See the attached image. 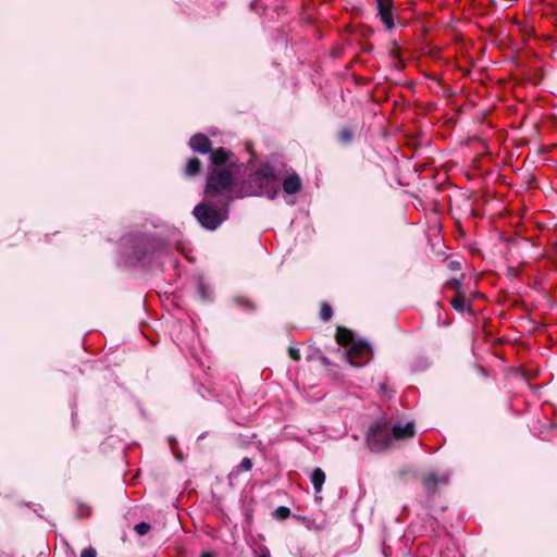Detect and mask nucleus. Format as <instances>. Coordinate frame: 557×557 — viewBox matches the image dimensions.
<instances>
[{
	"label": "nucleus",
	"instance_id": "nucleus-16",
	"mask_svg": "<svg viewBox=\"0 0 557 557\" xmlns=\"http://www.w3.org/2000/svg\"><path fill=\"white\" fill-rule=\"evenodd\" d=\"M150 530V524L146 523V522H140V523H137L135 525V531L137 532V534L139 535H145L149 532Z\"/></svg>",
	"mask_w": 557,
	"mask_h": 557
},
{
	"label": "nucleus",
	"instance_id": "nucleus-13",
	"mask_svg": "<svg viewBox=\"0 0 557 557\" xmlns=\"http://www.w3.org/2000/svg\"><path fill=\"white\" fill-rule=\"evenodd\" d=\"M200 170V161L197 158H191L187 161L185 172L187 175L191 176L199 172Z\"/></svg>",
	"mask_w": 557,
	"mask_h": 557
},
{
	"label": "nucleus",
	"instance_id": "nucleus-1",
	"mask_svg": "<svg viewBox=\"0 0 557 557\" xmlns=\"http://www.w3.org/2000/svg\"><path fill=\"white\" fill-rule=\"evenodd\" d=\"M234 199L232 172L212 169L207 177L205 200L194 208L193 213L203 228L214 231L227 220L228 205Z\"/></svg>",
	"mask_w": 557,
	"mask_h": 557
},
{
	"label": "nucleus",
	"instance_id": "nucleus-12",
	"mask_svg": "<svg viewBox=\"0 0 557 557\" xmlns=\"http://www.w3.org/2000/svg\"><path fill=\"white\" fill-rule=\"evenodd\" d=\"M451 306L455 310L459 312H465L467 310L466 296L463 293L458 292L457 295L451 300Z\"/></svg>",
	"mask_w": 557,
	"mask_h": 557
},
{
	"label": "nucleus",
	"instance_id": "nucleus-3",
	"mask_svg": "<svg viewBox=\"0 0 557 557\" xmlns=\"http://www.w3.org/2000/svg\"><path fill=\"white\" fill-rule=\"evenodd\" d=\"M278 189L276 187L274 171L271 165L262 164L249 177L248 185L243 187L240 191L234 189L236 198L265 195L269 199H275Z\"/></svg>",
	"mask_w": 557,
	"mask_h": 557
},
{
	"label": "nucleus",
	"instance_id": "nucleus-20",
	"mask_svg": "<svg viewBox=\"0 0 557 557\" xmlns=\"http://www.w3.org/2000/svg\"><path fill=\"white\" fill-rule=\"evenodd\" d=\"M81 557H97V552L92 547H88L82 550Z\"/></svg>",
	"mask_w": 557,
	"mask_h": 557
},
{
	"label": "nucleus",
	"instance_id": "nucleus-11",
	"mask_svg": "<svg viewBox=\"0 0 557 557\" xmlns=\"http://www.w3.org/2000/svg\"><path fill=\"white\" fill-rule=\"evenodd\" d=\"M230 153L224 148H219L214 150L210 156L211 162L214 165H222L226 163Z\"/></svg>",
	"mask_w": 557,
	"mask_h": 557
},
{
	"label": "nucleus",
	"instance_id": "nucleus-26",
	"mask_svg": "<svg viewBox=\"0 0 557 557\" xmlns=\"http://www.w3.org/2000/svg\"><path fill=\"white\" fill-rule=\"evenodd\" d=\"M455 263H456V262H451V267H453V269H456Z\"/></svg>",
	"mask_w": 557,
	"mask_h": 557
},
{
	"label": "nucleus",
	"instance_id": "nucleus-15",
	"mask_svg": "<svg viewBox=\"0 0 557 557\" xmlns=\"http://www.w3.org/2000/svg\"><path fill=\"white\" fill-rule=\"evenodd\" d=\"M332 308L331 306L324 304L322 307H321V310H320V317L323 321H329L331 318H332Z\"/></svg>",
	"mask_w": 557,
	"mask_h": 557
},
{
	"label": "nucleus",
	"instance_id": "nucleus-19",
	"mask_svg": "<svg viewBox=\"0 0 557 557\" xmlns=\"http://www.w3.org/2000/svg\"><path fill=\"white\" fill-rule=\"evenodd\" d=\"M240 468L245 471H249L252 468V461L250 458L245 457L240 462Z\"/></svg>",
	"mask_w": 557,
	"mask_h": 557
},
{
	"label": "nucleus",
	"instance_id": "nucleus-10",
	"mask_svg": "<svg viewBox=\"0 0 557 557\" xmlns=\"http://www.w3.org/2000/svg\"><path fill=\"white\" fill-rule=\"evenodd\" d=\"M324 482L325 473L320 468H315L311 473V483L317 493H319L322 490Z\"/></svg>",
	"mask_w": 557,
	"mask_h": 557
},
{
	"label": "nucleus",
	"instance_id": "nucleus-9",
	"mask_svg": "<svg viewBox=\"0 0 557 557\" xmlns=\"http://www.w3.org/2000/svg\"><path fill=\"white\" fill-rule=\"evenodd\" d=\"M438 482L446 483L447 478H438L436 474L431 473L423 480V487L425 488L426 492L432 493Z\"/></svg>",
	"mask_w": 557,
	"mask_h": 557
},
{
	"label": "nucleus",
	"instance_id": "nucleus-2",
	"mask_svg": "<svg viewBox=\"0 0 557 557\" xmlns=\"http://www.w3.org/2000/svg\"><path fill=\"white\" fill-rule=\"evenodd\" d=\"M414 435V425L407 422L405 425L395 424L389 428L382 422L373 423L367 434V443L371 450L382 451L393 447L396 441L407 440Z\"/></svg>",
	"mask_w": 557,
	"mask_h": 557
},
{
	"label": "nucleus",
	"instance_id": "nucleus-24",
	"mask_svg": "<svg viewBox=\"0 0 557 557\" xmlns=\"http://www.w3.org/2000/svg\"><path fill=\"white\" fill-rule=\"evenodd\" d=\"M201 557H213V556H212L211 554H209V553H203V554L201 555Z\"/></svg>",
	"mask_w": 557,
	"mask_h": 557
},
{
	"label": "nucleus",
	"instance_id": "nucleus-8",
	"mask_svg": "<svg viewBox=\"0 0 557 557\" xmlns=\"http://www.w3.org/2000/svg\"><path fill=\"white\" fill-rule=\"evenodd\" d=\"M302 184L300 177L293 173L283 181V189L286 194H296L301 190Z\"/></svg>",
	"mask_w": 557,
	"mask_h": 557
},
{
	"label": "nucleus",
	"instance_id": "nucleus-18",
	"mask_svg": "<svg viewBox=\"0 0 557 557\" xmlns=\"http://www.w3.org/2000/svg\"><path fill=\"white\" fill-rule=\"evenodd\" d=\"M255 556L256 557H271L270 555V550L268 547L265 546H259L256 550H255Z\"/></svg>",
	"mask_w": 557,
	"mask_h": 557
},
{
	"label": "nucleus",
	"instance_id": "nucleus-6",
	"mask_svg": "<svg viewBox=\"0 0 557 557\" xmlns=\"http://www.w3.org/2000/svg\"><path fill=\"white\" fill-rule=\"evenodd\" d=\"M154 243L152 239L147 237H139L134 244V255L137 262H143L146 255L151 250L153 252Z\"/></svg>",
	"mask_w": 557,
	"mask_h": 557
},
{
	"label": "nucleus",
	"instance_id": "nucleus-23",
	"mask_svg": "<svg viewBox=\"0 0 557 557\" xmlns=\"http://www.w3.org/2000/svg\"><path fill=\"white\" fill-rule=\"evenodd\" d=\"M448 284L450 287L455 288L457 293L460 292L461 283L459 280L454 278Z\"/></svg>",
	"mask_w": 557,
	"mask_h": 557
},
{
	"label": "nucleus",
	"instance_id": "nucleus-25",
	"mask_svg": "<svg viewBox=\"0 0 557 557\" xmlns=\"http://www.w3.org/2000/svg\"><path fill=\"white\" fill-rule=\"evenodd\" d=\"M455 263H456V262H451V267H453V269H456Z\"/></svg>",
	"mask_w": 557,
	"mask_h": 557
},
{
	"label": "nucleus",
	"instance_id": "nucleus-7",
	"mask_svg": "<svg viewBox=\"0 0 557 557\" xmlns=\"http://www.w3.org/2000/svg\"><path fill=\"white\" fill-rule=\"evenodd\" d=\"M189 146L194 151L207 153L211 149V143L206 135L197 134L189 140Z\"/></svg>",
	"mask_w": 557,
	"mask_h": 557
},
{
	"label": "nucleus",
	"instance_id": "nucleus-22",
	"mask_svg": "<svg viewBox=\"0 0 557 557\" xmlns=\"http://www.w3.org/2000/svg\"><path fill=\"white\" fill-rule=\"evenodd\" d=\"M288 354H289L290 358L294 359V360H299L300 359V352L296 348L290 347L288 349Z\"/></svg>",
	"mask_w": 557,
	"mask_h": 557
},
{
	"label": "nucleus",
	"instance_id": "nucleus-14",
	"mask_svg": "<svg viewBox=\"0 0 557 557\" xmlns=\"http://www.w3.org/2000/svg\"><path fill=\"white\" fill-rule=\"evenodd\" d=\"M199 294L202 300H210L212 296V290L209 286L205 285L203 282L199 283Z\"/></svg>",
	"mask_w": 557,
	"mask_h": 557
},
{
	"label": "nucleus",
	"instance_id": "nucleus-21",
	"mask_svg": "<svg viewBox=\"0 0 557 557\" xmlns=\"http://www.w3.org/2000/svg\"><path fill=\"white\" fill-rule=\"evenodd\" d=\"M352 137V134L348 131V129H343L341 133H339V138L342 141H349Z\"/></svg>",
	"mask_w": 557,
	"mask_h": 557
},
{
	"label": "nucleus",
	"instance_id": "nucleus-4",
	"mask_svg": "<svg viewBox=\"0 0 557 557\" xmlns=\"http://www.w3.org/2000/svg\"><path fill=\"white\" fill-rule=\"evenodd\" d=\"M337 343L345 346L344 355L354 367H361L372 359V349L366 342L354 341V334L344 327H338L336 333Z\"/></svg>",
	"mask_w": 557,
	"mask_h": 557
},
{
	"label": "nucleus",
	"instance_id": "nucleus-5",
	"mask_svg": "<svg viewBox=\"0 0 557 557\" xmlns=\"http://www.w3.org/2000/svg\"><path fill=\"white\" fill-rule=\"evenodd\" d=\"M377 15L388 30L395 27L393 0H375Z\"/></svg>",
	"mask_w": 557,
	"mask_h": 557
},
{
	"label": "nucleus",
	"instance_id": "nucleus-17",
	"mask_svg": "<svg viewBox=\"0 0 557 557\" xmlns=\"http://www.w3.org/2000/svg\"><path fill=\"white\" fill-rule=\"evenodd\" d=\"M290 513V510L287 507L281 506L275 510V516L281 519H286Z\"/></svg>",
	"mask_w": 557,
	"mask_h": 557
}]
</instances>
